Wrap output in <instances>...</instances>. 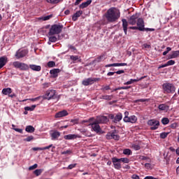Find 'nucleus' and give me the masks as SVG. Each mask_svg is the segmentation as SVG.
<instances>
[{"label": "nucleus", "mask_w": 179, "mask_h": 179, "mask_svg": "<svg viewBox=\"0 0 179 179\" xmlns=\"http://www.w3.org/2000/svg\"><path fill=\"white\" fill-rule=\"evenodd\" d=\"M105 17L110 23H114V22H117V20L121 17V13L120 12V9L115 7L109 8L105 14Z\"/></svg>", "instance_id": "1"}, {"label": "nucleus", "mask_w": 179, "mask_h": 179, "mask_svg": "<svg viewBox=\"0 0 179 179\" xmlns=\"http://www.w3.org/2000/svg\"><path fill=\"white\" fill-rule=\"evenodd\" d=\"M64 29V25L59 24H55L51 26L48 36H54L55 34H59Z\"/></svg>", "instance_id": "2"}, {"label": "nucleus", "mask_w": 179, "mask_h": 179, "mask_svg": "<svg viewBox=\"0 0 179 179\" xmlns=\"http://www.w3.org/2000/svg\"><path fill=\"white\" fill-rule=\"evenodd\" d=\"M162 88L164 93H174L176 87L173 83H165L162 85Z\"/></svg>", "instance_id": "3"}, {"label": "nucleus", "mask_w": 179, "mask_h": 179, "mask_svg": "<svg viewBox=\"0 0 179 179\" xmlns=\"http://www.w3.org/2000/svg\"><path fill=\"white\" fill-rule=\"evenodd\" d=\"M148 125H149L150 127L151 131H156L160 127V122L159 120L155 119H151L148 121L147 122Z\"/></svg>", "instance_id": "4"}, {"label": "nucleus", "mask_w": 179, "mask_h": 179, "mask_svg": "<svg viewBox=\"0 0 179 179\" xmlns=\"http://www.w3.org/2000/svg\"><path fill=\"white\" fill-rule=\"evenodd\" d=\"M13 66L17 69H20V71H29V65L26 63H22L20 62H14L13 63Z\"/></svg>", "instance_id": "5"}, {"label": "nucleus", "mask_w": 179, "mask_h": 179, "mask_svg": "<svg viewBox=\"0 0 179 179\" xmlns=\"http://www.w3.org/2000/svg\"><path fill=\"white\" fill-rule=\"evenodd\" d=\"M139 16H141L139 13H136L131 15L128 20L129 24H131V26H135V24H136V22H138Z\"/></svg>", "instance_id": "6"}, {"label": "nucleus", "mask_w": 179, "mask_h": 179, "mask_svg": "<svg viewBox=\"0 0 179 179\" xmlns=\"http://www.w3.org/2000/svg\"><path fill=\"white\" fill-rule=\"evenodd\" d=\"M137 28L140 31H145V22L143 19L138 17L137 20Z\"/></svg>", "instance_id": "7"}, {"label": "nucleus", "mask_w": 179, "mask_h": 179, "mask_svg": "<svg viewBox=\"0 0 179 179\" xmlns=\"http://www.w3.org/2000/svg\"><path fill=\"white\" fill-rule=\"evenodd\" d=\"M55 90H49L46 91L45 96L48 100H51V99H55L57 97V94H55Z\"/></svg>", "instance_id": "8"}, {"label": "nucleus", "mask_w": 179, "mask_h": 179, "mask_svg": "<svg viewBox=\"0 0 179 179\" xmlns=\"http://www.w3.org/2000/svg\"><path fill=\"white\" fill-rule=\"evenodd\" d=\"M28 52L29 51H27V50H18L15 54V57L19 59L23 58V57H26Z\"/></svg>", "instance_id": "9"}, {"label": "nucleus", "mask_w": 179, "mask_h": 179, "mask_svg": "<svg viewBox=\"0 0 179 179\" xmlns=\"http://www.w3.org/2000/svg\"><path fill=\"white\" fill-rule=\"evenodd\" d=\"M96 122H98V124H107L108 122V117L106 116H97Z\"/></svg>", "instance_id": "10"}, {"label": "nucleus", "mask_w": 179, "mask_h": 179, "mask_svg": "<svg viewBox=\"0 0 179 179\" xmlns=\"http://www.w3.org/2000/svg\"><path fill=\"white\" fill-rule=\"evenodd\" d=\"M112 162L114 166V168L116 169V170H120L121 169V163H120V159L113 157L112 158Z\"/></svg>", "instance_id": "11"}, {"label": "nucleus", "mask_w": 179, "mask_h": 179, "mask_svg": "<svg viewBox=\"0 0 179 179\" xmlns=\"http://www.w3.org/2000/svg\"><path fill=\"white\" fill-rule=\"evenodd\" d=\"M99 123H98L97 122L95 121V122L90 124V125H91L93 131H94V132H100V131H101V128H100V125L99 124Z\"/></svg>", "instance_id": "12"}, {"label": "nucleus", "mask_w": 179, "mask_h": 179, "mask_svg": "<svg viewBox=\"0 0 179 179\" xmlns=\"http://www.w3.org/2000/svg\"><path fill=\"white\" fill-rule=\"evenodd\" d=\"M66 115H68V111L64 110L57 113L55 118H62V117H66Z\"/></svg>", "instance_id": "13"}, {"label": "nucleus", "mask_w": 179, "mask_h": 179, "mask_svg": "<svg viewBox=\"0 0 179 179\" xmlns=\"http://www.w3.org/2000/svg\"><path fill=\"white\" fill-rule=\"evenodd\" d=\"M77 138H81V136H79V134H69L64 136V139L66 141H72L73 139H77Z\"/></svg>", "instance_id": "14"}, {"label": "nucleus", "mask_w": 179, "mask_h": 179, "mask_svg": "<svg viewBox=\"0 0 179 179\" xmlns=\"http://www.w3.org/2000/svg\"><path fill=\"white\" fill-rule=\"evenodd\" d=\"M138 117L135 115H131L124 122H130V124H136Z\"/></svg>", "instance_id": "15"}, {"label": "nucleus", "mask_w": 179, "mask_h": 179, "mask_svg": "<svg viewBox=\"0 0 179 179\" xmlns=\"http://www.w3.org/2000/svg\"><path fill=\"white\" fill-rule=\"evenodd\" d=\"M127 63H113L105 65V68H111V66H127Z\"/></svg>", "instance_id": "16"}, {"label": "nucleus", "mask_w": 179, "mask_h": 179, "mask_svg": "<svg viewBox=\"0 0 179 179\" xmlns=\"http://www.w3.org/2000/svg\"><path fill=\"white\" fill-rule=\"evenodd\" d=\"M82 15H83V11H82V10L77 11L72 16V20H73V22H76V20H78V17H80V16H82Z\"/></svg>", "instance_id": "17"}, {"label": "nucleus", "mask_w": 179, "mask_h": 179, "mask_svg": "<svg viewBox=\"0 0 179 179\" xmlns=\"http://www.w3.org/2000/svg\"><path fill=\"white\" fill-rule=\"evenodd\" d=\"M59 72H61V70L59 69H54L52 70H50V73L52 78H57Z\"/></svg>", "instance_id": "18"}, {"label": "nucleus", "mask_w": 179, "mask_h": 179, "mask_svg": "<svg viewBox=\"0 0 179 179\" xmlns=\"http://www.w3.org/2000/svg\"><path fill=\"white\" fill-rule=\"evenodd\" d=\"M7 62H8V57H0V69H1V68H3V66L6 65Z\"/></svg>", "instance_id": "19"}, {"label": "nucleus", "mask_w": 179, "mask_h": 179, "mask_svg": "<svg viewBox=\"0 0 179 179\" xmlns=\"http://www.w3.org/2000/svg\"><path fill=\"white\" fill-rule=\"evenodd\" d=\"M93 78H86L83 80V85L84 86H89V85H93Z\"/></svg>", "instance_id": "20"}, {"label": "nucleus", "mask_w": 179, "mask_h": 179, "mask_svg": "<svg viewBox=\"0 0 179 179\" xmlns=\"http://www.w3.org/2000/svg\"><path fill=\"white\" fill-rule=\"evenodd\" d=\"M122 22L123 30L124 31V34H127L128 31V21H127L126 19H122Z\"/></svg>", "instance_id": "21"}, {"label": "nucleus", "mask_w": 179, "mask_h": 179, "mask_svg": "<svg viewBox=\"0 0 179 179\" xmlns=\"http://www.w3.org/2000/svg\"><path fill=\"white\" fill-rule=\"evenodd\" d=\"M31 69V71H35L36 72H40L41 71V66H37L36 64H30L29 66V69Z\"/></svg>", "instance_id": "22"}, {"label": "nucleus", "mask_w": 179, "mask_h": 179, "mask_svg": "<svg viewBox=\"0 0 179 179\" xmlns=\"http://www.w3.org/2000/svg\"><path fill=\"white\" fill-rule=\"evenodd\" d=\"M92 3V0H87V1L83 2L80 6L79 8L80 9H85V8H87L89 5Z\"/></svg>", "instance_id": "23"}, {"label": "nucleus", "mask_w": 179, "mask_h": 179, "mask_svg": "<svg viewBox=\"0 0 179 179\" xmlns=\"http://www.w3.org/2000/svg\"><path fill=\"white\" fill-rule=\"evenodd\" d=\"M61 136V133L59 131H54L53 133L51 134V138L52 141H55V139H58Z\"/></svg>", "instance_id": "24"}, {"label": "nucleus", "mask_w": 179, "mask_h": 179, "mask_svg": "<svg viewBox=\"0 0 179 179\" xmlns=\"http://www.w3.org/2000/svg\"><path fill=\"white\" fill-rule=\"evenodd\" d=\"M121 120H122V113H118L113 120V122H115V124H117V122H120V121H121Z\"/></svg>", "instance_id": "25"}, {"label": "nucleus", "mask_w": 179, "mask_h": 179, "mask_svg": "<svg viewBox=\"0 0 179 179\" xmlns=\"http://www.w3.org/2000/svg\"><path fill=\"white\" fill-rule=\"evenodd\" d=\"M158 108L161 111H169V106H167L164 103H162V104L159 105Z\"/></svg>", "instance_id": "26"}, {"label": "nucleus", "mask_w": 179, "mask_h": 179, "mask_svg": "<svg viewBox=\"0 0 179 179\" xmlns=\"http://www.w3.org/2000/svg\"><path fill=\"white\" fill-rule=\"evenodd\" d=\"M1 93L5 96H8V94H10V93H12V89L9 87L4 88L2 90Z\"/></svg>", "instance_id": "27"}, {"label": "nucleus", "mask_w": 179, "mask_h": 179, "mask_svg": "<svg viewBox=\"0 0 179 179\" xmlns=\"http://www.w3.org/2000/svg\"><path fill=\"white\" fill-rule=\"evenodd\" d=\"M25 131L29 134H33V132L35 131V129L33 127V126L29 125L26 127Z\"/></svg>", "instance_id": "28"}, {"label": "nucleus", "mask_w": 179, "mask_h": 179, "mask_svg": "<svg viewBox=\"0 0 179 179\" xmlns=\"http://www.w3.org/2000/svg\"><path fill=\"white\" fill-rule=\"evenodd\" d=\"M64 0H46V2L52 5H57V3H59V2H62Z\"/></svg>", "instance_id": "29"}, {"label": "nucleus", "mask_w": 179, "mask_h": 179, "mask_svg": "<svg viewBox=\"0 0 179 179\" xmlns=\"http://www.w3.org/2000/svg\"><path fill=\"white\" fill-rule=\"evenodd\" d=\"M70 59L72 60V61H78V62H82V59H80V57L78 55H71L70 56Z\"/></svg>", "instance_id": "30"}, {"label": "nucleus", "mask_w": 179, "mask_h": 179, "mask_svg": "<svg viewBox=\"0 0 179 179\" xmlns=\"http://www.w3.org/2000/svg\"><path fill=\"white\" fill-rule=\"evenodd\" d=\"M101 99L102 100H112L113 99V95H101Z\"/></svg>", "instance_id": "31"}, {"label": "nucleus", "mask_w": 179, "mask_h": 179, "mask_svg": "<svg viewBox=\"0 0 179 179\" xmlns=\"http://www.w3.org/2000/svg\"><path fill=\"white\" fill-rule=\"evenodd\" d=\"M112 136H113V139H114L115 141L120 140V136L115 134V130L113 132H112Z\"/></svg>", "instance_id": "32"}, {"label": "nucleus", "mask_w": 179, "mask_h": 179, "mask_svg": "<svg viewBox=\"0 0 179 179\" xmlns=\"http://www.w3.org/2000/svg\"><path fill=\"white\" fill-rule=\"evenodd\" d=\"M179 55V50L173 51L171 55V58H177Z\"/></svg>", "instance_id": "33"}, {"label": "nucleus", "mask_w": 179, "mask_h": 179, "mask_svg": "<svg viewBox=\"0 0 179 179\" xmlns=\"http://www.w3.org/2000/svg\"><path fill=\"white\" fill-rule=\"evenodd\" d=\"M123 155H126L127 156H129V155H132V151L131 150L128 149V148L124 149L123 150Z\"/></svg>", "instance_id": "34"}, {"label": "nucleus", "mask_w": 179, "mask_h": 179, "mask_svg": "<svg viewBox=\"0 0 179 179\" xmlns=\"http://www.w3.org/2000/svg\"><path fill=\"white\" fill-rule=\"evenodd\" d=\"M36 108V105H32L31 106H27L24 108L25 111H33Z\"/></svg>", "instance_id": "35"}, {"label": "nucleus", "mask_w": 179, "mask_h": 179, "mask_svg": "<svg viewBox=\"0 0 179 179\" xmlns=\"http://www.w3.org/2000/svg\"><path fill=\"white\" fill-rule=\"evenodd\" d=\"M169 122H170V120H169V118L163 117L162 119V123L163 124V125H167V124H169Z\"/></svg>", "instance_id": "36"}, {"label": "nucleus", "mask_w": 179, "mask_h": 179, "mask_svg": "<svg viewBox=\"0 0 179 179\" xmlns=\"http://www.w3.org/2000/svg\"><path fill=\"white\" fill-rule=\"evenodd\" d=\"M12 127H13V129L16 132H19V134H23V129L15 128V127H16L15 124H12Z\"/></svg>", "instance_id": "37"}, {"label": "nucleus", "mask_w": 179, "mask_h": 179, "mask_svg": "<svg viewBox=\"0 0 179 179\" xmlns=\"http://www.w3.org/2000/svg\"><path fill=\"white\" fill-rule=\"evenodd\" d=\"M43 173V169H36L34 171V174H35V176H40L41 173Z\"/></svg>", "instance_id": "38"}, {"label": "nucleus", "mask_w": 179, "mask_h": 179, "mask_svg": "<svg viewBox=\"0 0 179 179\" xmlns=\"http://www.w3.org/2000/svg\"><path fill=\"white\" fill-rule=\"evenodd\" d=\"M34 136H29L27 138L24 139L25 142H31V141H34Z\"/></svg>", "instance_id": "39"}, {"label": "nucleus", "mask_w": 179, "mask_h": 179, "mask_svg": "<svg viewBox=\"0 0 179 179\" xmlns=\"http://www.w3.org/2000/svg\"><path fill=\"white\" fill-rule=\"evenodd\" d=\"M51 17H52V15H46L45 17H42L40 19L41 20L45 21V20H50V19H51Z\"/></svg>", "instance_id": "40"}, {"label": "nucleus", "mask_w": 179, "mask_h": 179, "mask_svg": "<svg viewBox=\"0 0 179 179\" xmlns=\"http://www.w3.org/2000/svg\"><path fill=\"white\" fill-rule=\"evenodd\" d=\"M129 112L128 111H125L124 112V117L123 118V121L124 122H125L128 118H129Z\"/></svg>", "instance_id": "41"}, {"label": "nucleus", "mask_w": 179, "mask_h": 179, "mask_svg": "<svg viewBox=\"0 0 179 179\" xmlns=\"http://www.w3.org/2000/svg\"><path fill=\"white\" fill-rule=\"evenodd\" d=\"M120 162H122V163L128 164L129 163V159L128 158H120L119 159Z\"/></svg>", "instance_id": "42"}, {"label": "nucleus", "mask_w": 179, "mask_h": 179, "mask_svg": "<svg viewBox=\"0 0 179 179\" xmlns=\"http://www.w3.org/2000/svg\"><path fill=\"white\" fill-rule=\"evenodd\" d=\"M168 135H169V133H166V132L162 133L160 134V138L162 139H166V138H167Z\"/></svg>", "instance_id": "43"}, {"label": "nucleus", "mask_w": 179, "mask_h": 179, "mask_svg": "<svg viewBox=\"0 0 179 179\" xmlns=\"http://www.w3.org/2000/svg\"><path fill=\"white\" fill-rule=\"evenodd\" d=\"M48 66L49 68H52L54 66H55V62H53V61H50L48 63Z\"/></svg>", "instance_id": "44"}, {"label": "nucleus", "mask_w": 179, "mask_h": 179, "mask_svg": "<svg viewBox=\"0 0 179 179\" xmlns=\"http://www.w3.org/2000/svg\"><path fill=\"white\" fill-rule=\"evenodd\" d=\"M103 59H104V56L101 55V56L98 57L95 59V61H96V62H101V61H103Z\"/></svg>", "instance_id": "45"}, {"label": "nucleus", "mask_w": 179, "mask_h": 179, "mask_svg": "<svg viewBox=\"0 0 179 179\" xmlns=\"http://www.w3.org/2000/svg\"><path fill=\"white\" fill-rule=\"evenodd\" d=\"M49 40H50V41H52V43H57L58 39L55 36H50Z\"/></svg>", "instance_id": "46"}, {"label": "nucleus", "mask_w": 179, "mask_h": 179, "mask_svg": "<svg viewBox=\"0 0 179 179\" xmlns=\"http://www.w3.org/2000/svg\"><path fill=\"white\" fill-rule=\"evenodd\" d=\"M83 135H85V136L90 137L92 136V133L88 132L87 131H82Z\"/></svg>", "instance_id": "47"}, {"label": "nucleus", "mask_w": 179, "mask_h": 179, "mask_svg": "<svg viewBox=\"0 0 179 179\" xmlns=\"http://www.w3.org/2000/svg\"><path fill=\"white\" fill-rule=\"evenodd\" d=\"M174 64H176V62L174 60H169L166 62V65L168 66H170L171 65H174Z\"/></svg>", "instance_id": "48"}, {"label": "nucleus", "mask_w": 179, "mask_h": 179, "mask_svg": "<svg viewBox=\"0 0 179 179\" xmlns=\"http://www.w3.org/2000/svg\"><path fill=\"white\" fill-rule=\"evenodd\" d=\"M75 167H76V164H71L68 166L67 169L72 170V169H75Z\"/></svg>", "instance_id": "49"}, {"label": "nucleus", "mask_w": 179, "mask_h": 179, "mask_svg": "<svg viewBox=\"0 0 179 179\" xmlns=\"http://www.w3.org/2000/svg\"><path fill=\"white\" fill-rule=\"evenodd\" d=\"M132 148L134 149V150H139V149H141V146H139L138 144H134Z\"/></svg>", "instance_id": "50"}, {"label": "nucleus", "mask_w": 179, "mask_h": 179, "mask_svg": "<svg viewBox=\"0 0 179 179\" xmlns=\"http://www.w3.org/2000/svg\"><path fill=\"white\" fill-rule=\"evenodd\" d=\"M38 167V165L37 164H35L31 166H29V170H34Z\"/></svg>", "instance_id": "51"}, {"label": "nucleus", "mask_w": 179, "mask_h": 179, "mask_svg": "<svg viewBox=\"0 0 179 179\" xmlns=\"http://www.w3.org/2000/svg\"><path fill=\"white\" fill-rule=\"evenodd\" d=\"M106 139H113V132L112 133H108L106 134Z\"/></svg>", "instance_id": "52"}, {"label": "nucleus", "mask_w": 179, "mask_h": 179, "mask_svg": "<svg viewBox=\"0 0 179 179\" xmlns=\"http://www.w3.org/2000/svg\"><path fill=\"white\" fill-rule=\"evenodd\" d=\"M72 152L70 150L62 152V155H71Z\"/></svg>", "instance_id": "53"}, {"label": "nucleus", "mask_w": 179, "mask_h": 179, "mask_svg": "<svg viewBox=\"0 0 179 179\" xmlns=\"http://www.w3.org/2000/svg\"><path fill=\"white\" fill-rule=\"evenodd\" d=\"M139 159H140V160H149V157H145V156H143V155H141V156L139 157Z\"/></svg>", "instance_id": "54"}, {"label": "nucleus", "mask_w": 179, "mask_h": 179, "mask_svg": "<svg viewBox=\"0 0 179 179\" xmlns=\"http://www.w3.org/2000/svg\"><path fill=\"white\" fill-rule=\"evenodd\" d=\"M115 73H117V75H121L122 73H125V71H124V70H119L117 71H115Z\"/></svg>", "instance_id": "55"}, {"label": "nucleus", "mask_w": 179, "mask_h": 179, "mask_svg": "<svg viewBox=\"0 0 179 179\" xmlns=\"http://www.w3.org/2000/svg\"><path fill=\"white\" fill-rule=\"evenodd\" d=\"M110 85H106L104 87H103L101 90H110Z\"/></svg>", "instance_id": "56"}, {"label": "nucleus", "mask_w": 179, "mask_h": 179, "mask_svg": "<svg viewBox=\"0 0 179 179\" xmlns=\"http://www.w3.org/2000/svg\"><path fill=\"white\" fill-rule=\"evenodd\" d=\"M145 169L149 170V169H150L152 167V164H150V163H145Z\"/></svg>", "instance_id": "57"}, {"label": "nucleus", "mask_w": 179, "mask_h": 179, "mask_svg": "<svg viewBox=\"0 0 179 179\" xmlns=\"http://www.w3.org/2000/svg\"><path fill=\"white\" fill-rule=\"evenodd\" d=\"M50 148H52V144H50V145L48 146H46V147H44V148H42V150H47L48 149H50Z\"/></svg>", "instance_id": "58"}, {"label": "nucleus", "mask_w": 179, "mask_h": 179, "mask_svg": "<svg viewBox=\"0 0 179 179\" xmlns=\"http://www.w3.org/2000/svg\"><path fill=\"white\" fill-rule=\"evenodd\" d=\"M143 48H148V49L151 48L150 45H149V44H148V43H144V44L143 45Z\"/></svg>", "instance_id": "59"}, {"label": "nucleus", "mask_w": 179, "mask_h": 179, "mask_svg": "<svg viewBox=\"0 0 179 179\" xmlns=\"http://www.w3.org/2000/svg\"><path fill=\"white\" fill-rule=\"evenodd\" d=\"M134 83L133 79H130V80L124 83V85H132Z\"/></svg>", "instance_id": "60"}, {"label": "nucleus", "mask_w": 179, "mask_h": 179, "mask_svg": "<svg viewBox=\"0 0 179 179\" xmlns=\"http://www.w3.org/2000/svg\"><path fill=\"white\" fill-rule=\"evenodd\" d=\"M155 31V29L152 28H145L144 31Z\"/></svg>", "instance_id": "61"}, {"label": "nucleus", "mask_w": 179, "mask_h": 179, "mask_svg": "<svg viewBox=\"0 0 179 179\" xmlns=\"http://www.w3.org/2000/svg\"><path fill=\"white\" fill-rule=\"evenodd\" d=\"M82 1L83 0H76V2L74 3L75 6H78V5H79Z\"/></svg>", "instance_id": "62"}, {"label": "nucleus", "mask_w": 179, "mask_h": 179, "mask_svg": "<svg viewBox=\"0 0 179 179\" xmlns=\"http://www.w3.org/2000/svg\"><path fill=\"white\" fill-rule=\"evenodd\" d=\"M131 178L132 179H140L139 176L135 175V174L131 176Z\"/></svg>", "instance_id": "63"}, {"label": "nucleus", "mask_w": 179, "mask_h": 179, "mask_svg": "<svg viewBox=\"0 0 179 179\" xmlns=\"http://www.w3.org/2000/svg\"><path fill=\"white\" fill-rule=\"evenodd\" d=\"M144 179H157V178L153 176H146Z\"/></svg>", "instance_id": "64"}]
</instances>
